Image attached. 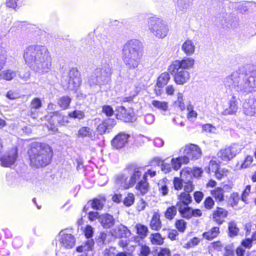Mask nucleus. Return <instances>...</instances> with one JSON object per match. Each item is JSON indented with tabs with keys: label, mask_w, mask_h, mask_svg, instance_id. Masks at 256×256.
I'll use <instances>...</instances> for the list:
<instances>
[{
	"label": "nucleus",
	"mask_w": 256,
	"mask_h": 256,
	"mask_svg": "<svg viewBox=\"0 0 256 256\" xmlns=\"http://www.w3.org/2000/svg\"><path fill=\"white\" fill-rule=\"evenodd\" d=\"M226 86L232 92L247 95L256 92V66H241L227 76Z\"/></svg>",
	"instance_id": "obj_1"
},
{
	"label": "nucleus",
	"mask_w": 256,
	"mask_h": 256,
	"mask_svg": "<svg viewBox=\"0 0 256 256\" xmlns=\"http://www.w3.org/2000/svg\"><path fill=\"white\" fill-rule=\"evenodd\" d=\"M26 63L34 72L42 74L51 69L52 59L48 48L40 44H32L24 50Z\"/></svg>",
	"instance_id": "obj_2"
},
{
	"label": "nucleus",
	"mask_w": 256,
	"mask_h": 256,
	"mask_svg": "<svg viewBox=\"0 0 256 256\" xmlns=\"http://www.w3.org/2000/svg\"><path fill=\"white\" fill-rule=\"evenodd\" d=\"M142 54V44L138 40H130L122 47V60L129 70H134L138 67L140 63Z\"/></svg>",
	"instance_id": "obj_3"
},
{
	"label": "nucleus",
	"mask_w": 256,
	"mask_h": 256,
	"mask_svg": "<svg viewBox=\"0 0 256 256\" xmlns=\"http://www.w3.org/2000/svg\"><path fill=\"white\" fill-rule=\"evenodd\" d=\"M30 165L36 168L48 164L52 156V150L48 144L34 142L28 150Z\"/></svg>",
	"instance_id": "obj_4"
},
{
	"label": "nucleus",
	"mask_w": 256,
	"mask_h": 256,
	"mask_svg": "<svg viewBox=\"0 0 256 256\" xmlns=\"http://www.w3.org/2000/svg\"><path fill=\"white\" fill-rule=\"evenodd\" d=\"M140 168L136 164L127 166L124 172L118 175L116 178V184L120 188L128 189L132 187L137 181L140 180L142 172Z\"/></svg>",
	"instance_id": "obj_5"
},
{
	"label": "nucleus",
	"mask_w": 256,
	"mask_h": 256,
	"mask_svg": "<svg viewBox=\"0 0 256 256\" xmlns=\"http://www.w3.org/2000/svg\"><path fill=\"white\" fill-rule=\"evenodd\" d=\"M112 74V68L108 64L102 68L95 69L88 79V83L90 87L100 86L108 82Z\"/></svg>",
	"instance_id": "obj_6"
},
{
	"label": "nucleus",
	"mask_w": 256,
	"mask_h": 256,
	"mask_svg": "<svg viewBox=\"0 0 256 256\" xmlns=\"http://www.w3.org/2000/svg\"><path fill=\"white\" fill-rule=\"evenodd\" d=\"M148 26L150 33L158 38H164L169 30L166 22L155 16H152L148 18Z\"/></svg>",
	"instance_id": "obj_7"
},
{
	"label": "nucleus",
	"mask_w": 256,
	"mask_h": 256,
	"mask_svg": "<svg viewBox=\"0 0 256 256\" xmlns=\"http://www.w3.org/2000/svg\"><path fill=\"white\" fill-rule=\"evenodd\" d=\"M62 78L66 82V86H64L65 88L75 92L77 91L82 83L80 74L76 68H72L69 70L68 76Z\"/></svg>",
	"instance_id": "obj_8"
},
{
	"label": "nucleus",
	"mask_w": 256,
	"mask_h": 256,
	"mask_svg": "<svg viewBox=\"0 0 256 256\" xmlns=\"http://www.w3.org/2000/svg\"><path fill=\"white\" fill-rule=\"evenodd\" d=\"M50 117L48 128L54 132L58 130L57 126L66 125L69 122L68 116L62 115L58 111L50 114Z\"/></svg>",
	"instance_id": "obj_9"
},
{
	"label": "nucleus",
	"mask_w": 256,
	"mask_h": 256,
	"mask_svg": "<svg viewBox=\"0 0 256 256\" xmlns=\"http://www.w3.org/2000/svg\"><path fill=\"white\" fill-rule=\"evenodd\" d=\"M56 240L59 242L62 247L66 249L72 248L76 244L74 236L71 234L68 233L66 230H61L56 236Z\"/></svg>",
	"instance_id": "obj_10"
},
{
	"label": "nucleus",
	"mask_w": 256,
	"mask_h": 256,
	"mask_svg": "<svg viewBox=\"0 0 256 256\" xmlns=\"http://www.w3.org/2000/svg\"><path fill=\"white\" fill-rule=\"evenodd\" d=\"M240 151V148L239 146L234 144L221 150L218 154L219 157L221 158L222 160L228 161L234 158Z\"/></svg>",
	"instance_id": "obj_11"
},
{
	"label": "nucleus",
	"mask_w": 256,
	"mask_h": 256,
	"mask_svg": "<svg viewBox=\"0 0 256 256\" xmlns=\"http://www.w3.org/2000/svg\"><path fill=\"white\" fill-rule=\"evenodd\" d=\"M194 60L192 58L184 57L182 60H176L174 61L171 66V70L172 71L178 68L184 70H188L192 68L194 64Z\"/></svg>",
	"instance_id": "obj_12"
},
{
	"label": "nucleus",
	"mask_w": 256,
	"mask_h": 256,
	"mask_svg": "<svg viewBox=\"0 0 256 256\" xmlns=\"http://www.w3.org/2000/svg\"><path fill=\"white\" fill-rule=\"evenodd\" d=\"M168 70L171 74H174V81L178 84H184L190 79V73L186 70L178 68V70H175L173 72L171 70V66H169Z\"/></svg>",
	"instance_id": "obj_13"
},
{
	"label": "nucleus",
	"mask_w": 256,
	"mask_h": 256,
	"mask_svg": "<svg viewBox=\"0 0 256 256\" xmlns=\"http://www.w3.org/2000/svg\"><path fill=\"white\" fill-rule=\"evenodd\" d=\"M17 158V150L12 148L8 153L0 156V164L4 167H10L14 164Z\"/></svg>",
	"instance_id": "obj_14"
},
{
	"label": "nucleus",
	"mask_w": 256,
	"mask_h": 256,
	"mask_svg": "<svg viewBox=\"0 0 256 256\" xmlns=\"http://www.w3.org/2000/svg\"><path fill=\"white\" fill-rule=\"evenodd\" d=\"M183 153L186 154L184 156L188 158V162L190 159L196 160L200 158L202 156L200 148L197 145L194 144L186 145L184 148Z\"/></svg>",
	"instance_id": "obj_15"
},
{
	"label": "nucleus",
	"mask_w": 256,
	"mask_h": 256,
	"mask_svg": "<svg viewBox=\"0 0 256 256\" xmlns=\"http://www.w3.org/2000/svg\"><path fill=\"white\" fill-rule=\"evenodd\" d=\"M116 118L126 122H132L135 120L134 114L130 110L128 111L124 106H117L116 110Z\"/></svg>",
	"instance_id": "obj_16"
},
{
	"label": "nucleus",
	"mask_w": 256,
	"mask_h": 256,
	"mask_svg": "<svg viewBox=\"0 0 256 256\" xmlns=\"http://www.w3.org/2000/svg\"><path fill=\"white\" fill-rule=\"evenodd\" d=\"M116 124V120L109 118L104 120L98 126L96 130L100 134L110 133Z\"/></svg>",
	"instance_id": "obj_17"
},
{
	"label": "nucleus",
	"mask_w": 256,
	"mask_h": 256,
	"mask_svg": "<svg viewBox=\"0 0 256 256\" xmlns=\"http://www.w3.org/2000/svg\"><path fill=\"white\" fill-rule=\"evenodd\" d=\"M244 113L248 116H256V99L248 98L243 104Z\"/></svg>",
	"instance_id": "obj_18"
},
{
	"label": "nucleus",
	"mask_w": 256,
	"mask_h": 256,
	"mask_svg": "<svg viewBox=\"0 0 256 256\" xmlns=\"http://www.w3.org/2000/svg\"><path fill=\"white\" fill-rule=\"evenodd\" d=\"M42 107L41 100L38 98H33L30 105V110L28 112V115L34 119L37 118L38 110Z\"/></svg>",
	"instance_id": "obj_19"
},
{
	"label": "nucleus",
	"mask_w": 256,
	"mask_h": 256,
	"mask_svg": "<svg viewBox=\"0 0 256 256\" xmlns=\"http://www.w3.org/2000/svg\"><path fill=\"white\" fill-rule=\"evenodd\" d=\"M130 135L124 132H120L112 140V145L116 149L123 148L128 142Z\"/></svg>",
	"instance_id": "obj_20"
},
{
	"label": "nucleus",
	"mask_w": 256,
	"mask_h": 256,
	"mask_svg": "<svg viewBox=\"0 0 256 256\" xmlns=\"http://www.w3.org/2000/svg\"><path fill=\"white\" fill-rule=\"evenodd\" d=\"M228 215V211L220 207H217L216 210L213 212L212 220L218 224L221 225L224 222V218Z\"/></svg>",
	"instance_id": "obj_21"
},
{
	"label": "nucleus",
	"mask_w": 256,
	"mask_h": 256,
	"mask_svg": "<svg viewBox=\"0 0 256 256\" xmlns=\"http://www.w3.org/2000/svg\"><path fill=\"white\" fill-rule=\"evenodd\" d=\"M111 232L112 236L118 238H126L130 234L127 227L122 224L116 226Z\"/></svg>",
	"instance_id": "obj_22"
},
{
	"label": "nucleus",
	"mask_w": 256,
	"mask_h": 256,
	"mask_svg": "<svg viewBox=\"0 0 256 256\" xmlns=\"http://www.w3.org/2000/svg\"><path fill=\"white\" fill-rule=\"evenodd\" d=\"M228 107L222 112V115H232L235 114L238 109V102L236 96H232L229 100Z\"/></svg>",
	"instance_id": "obj_23"
},
{
	"label": "nucleus",
	"mask_w": 256,
	"mask_h": 256,
	"mask_svg": "<svg viewBox=\"0 0 256 256\" xmlns=\"http://www.w3.org/2000/svg\"><path fill=\"white\" fill-rule=\"evenodd\" d=\"M139 194L144 196L148 191L149 184L147 181V176L144 174L142 180H140L135 187Z\"/></svg>",
	"instance_id": "obj_24"
},
{
	"label": "nucleus",
	"mask_w": 256,
	"mask_h": 256,
	"mask_svg": "<svg viewBox=\"0 0 256 256\" xmlns=\"http://www.w3.org/2000/svg\"><path fill=\"white\" fill-rule=\"evenodd\" d=\"M99 222L104 228H110L114 226L115 220L112 216L106 214L100 216Z\"/></svg>",
	"instance_id": "obj_25"
},
{
	"label": "nucleus",
	"mask_w": 256,
	"mask_h": 256,
	"mask_svg": "<svg viewBox=\"0 0 256 256\" xmlns=\"http://www.w3.org/2000/svg\"><path fill=\"white\" fill-rule=\"evenodd\" d=\"M94 134L92 130L88 126L82 127L78 132L77 136L78 138H88L92 140Z\"/></svg>",
	"instance_id": "obj_26"
},
{
	"label": "nucleus",
	"mask_w": 256,
	"mask_h": 256,
	"mask_svg": "<svg viewBox=\"0 0 256 256\" xmlns=\"http://www.w3.org/2000/svg\"><path fill=\"white\" fill-rule=\"evenodd\" d=\"M178 201L176 206L189 205L192 202V197L190 194L186 192H181L178 195Z\"/></svg>",
	"instance_id": "obj_27"
},
{
	"label": "nucleus",
	"mask_w": 256,
	"mask_h": 256,
	"mask_svg": "<svg viewBox=\"0 0 256 256\" xmlns=\"http://www.w3.org/2000/svg\"><path fill=\"white\" fill-rule=\"evenodd\" d=\"M150 228L152 230L158 231L162 228V224L160 220V214L155 212L150 220Z\"/></svg>",
	"instance_id": "obj_28"
},
{
	"label": "nucleus",
	"mask_w": 256,
	"mask_h": 256,
	"mask_svg": "<svg viewBox=\"0 0 256 256\" xmlns=\"http://www.w3.org/2000/svg\"><path fill=\"white\" fill-rule=\"evenodd\" d=\"M195 46L190 40H186L182 44V50L187 56L192 55L195 51Z\"/></svg>",
	"instance_id": "obj_29"
},
{
	"label": "nucleus",
	"mask_w": 256,
	"mask_h": 256,
	"mask_svg": "<svg viewBox=\"0 0 256 256\" xmlns=\"http://www.w3.org/2000/svg\"><path fill=\"white\" fill-rule=\"evenodd\" d=\"M170 162L172 168L176 170H178L182 164H187L188 163V158L184 156H179L176 158H172Z\"/></svg>",
	"instance_id": "obj_30"
},
{
	"label": "nucleus",
	"mask_w": 256,
	"mask_h": 256,
	"mask_svg": "<svg viewBox=\"0 0 256 256\" xmlns=\"http://www.w3.org/2000/svg\"><path fill=\"white\" fill-rule=\"evenodd\" d=\"M106 202V198L104 196L96 198L88 202V204H90L91 207L96 210H102Z\"/></svg>",
	"instance_id": "obj_31"
},
{
	"label": "nucleus",
	"mask_w": 256,
	"mask_h": 256,
	"mask_svg": "<svg viewBox=\"0 0 256 256\" xmlns=\"http://www.w3.org/2000/svg\"><path fill=\"white\" fill-rule=\"evenodd\" d=\"M176 206L182 217L187 220L191 218L190 214L192 208L189 206V205H180Z\"/></svg>",
	"instance_id": "obj_32"
},
{
	"label": "nucleus",
	"mask_w": 256,
	"mask_h": 256,
	"mask_svg": "<svg viewBox=\"0 0 256 256\" xmlns=\"http://www.w3.org/2000/svg\"><path fill=\"white\" fill-rule=\"evenodd\" d=\"M17 72L11 69L0 70V79L11 80L16 76Z\"/></svg>",
	"instance_id": "obj_33"
},
{
	"label": "nucleus",
	"mask_w": 256,
	"mask_h": 256,
	"mask_svg": "<svg viewBox=\"0 0 256 256\" xmlns=\"http://www.w3.org/2000/svg\"><path fill=\"white\" fill-rule=\"evenodd\" d=\"M71 102L72 98L65 96L60 97L57 100V104L62 110H65L69 108Z\"/></svg>",
	"instance_id": "obj_34"
},
{
	"label": "nucleus",
	"mask_w": 256,
	"mask_h": 256,
	"mask_svg": "<svg viewBox=\"0 0 256 256\" xmlns=\"http://www.w3.org/2000/svg\"><path fill=\"white\" fill-rule=\"evenodd\" d=\"M219 234V228L218 226H214L210 230L203 233L202 236L206 239L210 240L216 238Z\"/></svg>",
	"instance_id": "obj_35"
},
{
	"label": "nucleus",
	"mask_w": 256,
	"mask_h": 256,
	"mask_svg": "<svg viewBox=\"0 0 256 256\" xmlns=\"http://www.w3.org/2000/svg\"><path fill=\"white\" fill-rule=\"evenodd\" d=\"M136 233L140 236L141 238H146L148 233V229L146 226L141 224H138L136 226Z\"/></svg>",
	"instance_id": "obj_36"
},
{
	"label": "nucleus",
	"mask_w": 256,
	"mask_h": 256,
	"mask_svg": "<svg viewBox=\"0 0 256 256\" xmlns=\"http://www.w3.org/2000/svg\"><path fill=\"white\" fill-rule=\"evenodd\" d=\"M192 0H178L176 10L180 11H186L192 4Z\"/></svg>",
	"instance_id": "obj_37"
},
{
	"label": "nucleus",
	"mask_w": 256,
	"mask_h": 256,
	"mask_svg": "<svg viewBox=\"0 0 256 256\" xmlns=\"http://www.w3.org/2000/svg\"><path fill=\"white\" fill-rule=\"evenodd\" d=\"M211 194L216 201L221 202L224 200V191L222 188H216L211 192Z\"/></svg>",
	"instance_id": "obj_38"
},
{
	"label": "nucleus",
	"mask_w": 256,
	"mask_h": 256,
	"mask_svg": "<svg viewBox=\"0 0 256 256\" xmlns=\"http://www.w3.org/2000/svg\"><path fill=\"white\" fill-rule=\"evenodd\" d=\"M228 236L231 237L236 236L239 232V228L236 224L234 221H231L228 223Z\"/></svg>",
	"instance_id": "obj_39"
},
{
	"label": "nucleus",
	"mask_w": 256,
	"mask_h": 256,
	"mask_svg": "<svg viewBox=\"0 0 256 256\" xmlns=\"http://www.w3.org/2000/svg\"><path fill=\"white\" fill-rule=\"evenodd\" d=\"M170 80V74L167 72H164L158 76L156 83L160 86H164L168 83Z\"/></svg>",
	"instance_id": "obj_40"
},
{
	"label": "nucleus",
	"mask_w": 256,
	"mask_h": 256,
	"mask_svg": "<svg viewBox=\"0 0 256 256\" xmlns=\"http://www.w3.org/2000/svg\"><path fill=\"white\" fill-rule=\"evenodd\" d=\"M177 208L176 205L168 207L164 213L166 218L169 220H172L177 214Z\"/></svg>",
	"instance_id": "obj_41"
},
{
	"label": "nucleus",
	"mask_w": 256,
	"mask_h": 256,
	"mask_svg": "<svg viewBox=\"0 0 256 256\" xmlns=\"http://www.w3.org/2000/svg\"><path fill=\"white\" fill-rule=\"evenodd\" d=\"M168 180L166 178L162 179L158 183V190L160 193L163 196H166L168 194V189L166 182Z\"/></svg>",
	"instance_id": "obj_42"
},
{
	"label": "nucleus",
	"mask_w": 256,
	"mask_h": 256,
	"mask_svg": "<svg viewBox=\"0 0 256 256\" xmlns=\"http://www.w3.org/2000/svg\"><path fill=\"white\" fill-rule=\"evenodd\" d=\"M154 162L158 165L161 164V169L165 174L170 172L172 170V164L164 162L159 158H155Z\"/></svg>",
	"instance_id": "obj_43"
},
{
	"label": "nucleus",
	"mask_w": 256,
	"mask_h": 256,
	"mask_svg": "<svg viewBox=\"0 0 256 256\" xmlns=\"http://www.w3.org/2000/svg\"><path fill=\"white\" fill-rule=\"evenodd\" d=\"M94 242L92 240H88L84 246H78L76 250L78 252H82L91 250L94 246Z\"/></svg>",
	"instance_id": "obj_44"
},
{
	"label": "nucleus",
	"mask_w": 256,
	"mask_h": 256,
	"mask_svg": "<svg viewBox=\"0 0 256 256\" xmlns=\"http://www.w3.org/2000/svg\"><path fill=\"white\" fill-rule=\"evenodd\" d=\"M152 104L156 108L164 112H166L168 109V104L166 102L154 100L152 101Z\"/></svg>",
	"instance_id": "obj_45"
},
{
	"label": "nucleus",
	"mask_w": 256,
	"mask_h": 256,
	"mask_svg": "<svg viewBox=\"0 0 256 256\" xmlns=\"http://www.w3.org/2000/svg\"><path fill=\"white\" fill-rule=\"evenodd\" d=\"M7 59L6 50L0 46V70H2L5 65Z\"/></svg>",
	"instance_id": "obj_46"
},
{
	"label": "nucleus",
	"mask_w": 256,
	"mask_h": 256,
	"mask_svg": "<svg viewBox=\"0 0 256 256\" xmlns=\"http://www.w3.org/2000/svg\"><path fill=\"white\" fill-rule=\"evenodd\" d=\"M68 116L74 119L81 120L84 118L85 116L84 112L80 110H74L68 113Z\"/></svg>",
	"instance_id": "obj_47"
},
{
	"label": "nucleus",
	"mask_w": 256,
	"mask_h": 256,
	"mask_svg": "<svg viewBox=\"0 0 256 256\" xmlns=\"http://www.w3.org/2000/svg\"><path fill=\"white\" fill-rule=\"evenodd\" d=\"M150 242L153 244L161 245L163 244V239L159 233L152 234L150 236Z\"/></svg>",
	"instance_id": "obj_48"
},
{
	"label": "nucleus",
	"mask_w": 256,
	"mask_h": 256,
	"mask_svg": "<svg viewBox=\"0 0 256 256\" xmlns=\"http://www.w3.org/2000/svg\"><path fill=\"white\" fill-rule=\"evenodd\" d=\"M182 97V94L178 92L177 95V100L174 102L175 105L178 106L181 110H183L185 109V105Z\"/></svg>",
	"instance_id": "obj_49"
},
{
	"label": "nucleus",
	"mask_w": 256,
	"mask_h": 256,
	"mask_svg": "<svg viewBox=\"0 0 256 256\" xmlns=\"http://www.w3.org/2000/svg\"><path fill=\"white\" fill-rule=\"evenodd\" d=\"M102 112L108 117H110L114 114L113 108L109 105L103 106Z\"/></svg>",
	"instance_id": "obj_50"
},
{
	"label": "nucleus",
	"mask_w": 256,
	"mask_h": 256,
	"mask_svg": "<svg viewBox=\"0 0 256 256\" xmlns=\"http://www.w3.org/2000/svg\"><path fill=\"white\" fill-rule=\"evenodd\" d=\"M176 227L180 232H184L186 228V222L182 219L177 220L176 222Z\"/></svg>",
	"instance_id": "obj_51"
},
{
	"label": "nucleus",
	"mask_w": 256,
	"mask_h": 256,
	"mask_svg": "<svg viewBox=\"0 0 256 256\" xmlns=\"http://www.w3.org/2000/svg\"><path fill=\"white\" fill-rule=\"evenodd\" d=\"M134 200V195L132 193H130L128 194V196L124 198V204L125 206H130L133 204Z\"/></svg>",
	"instance_id": "obj_52"
},
{
	"label": "nucleus",
	"mask_w": 256,
	"mask_h": 256,
	"mask_svg": "<svg viewBox=\"0 0 256 256\" xmlns=\"http://www.w3.org/2000/svg\"><path fill=\"white\" fill-rule=\"evenodd\" d=\"M174 186L175 190H180L182 188L183 183L181 178L175 177L173 180Z\"/></svg>",
	"instance_id": "obj_53"
},
{
	"label": "nucleus",
	"mask_w": 256,
	"mask_h": 256,
	"mask_svg": "<svg viewBox=\"0 0 256 256\" xmlns=\"http://www.w3.org/2000/svg\"><path fill=\"white\" fill-rule=\"evenodd\" d=\"M204 204L206 209L210 210L214 206V202L211 197L208 196L204 200Z\"/></svg>",
	"instance_id": "obj_54"
},
{
	"label": "nucleus",
	"mask_w": 256,
	"mask_h": 256,
	"mask_svg": "<svg viewBox=\"0 0 256 256\" xmlns=\"http://www.w3.org/2000/svg\"><path fill=\"white\" fill-rule=\"evenodd\" d=\"M253 161V157L250 156H248L244 162L241 164V168H248L250 166V164H252V162Z\"/></svg>",
	"instance_id": "obj_55"
},
{
	"label": "nucleus",
	"mask_w": 256,
	"mask_h": 256,
	"mask_svg": "<svg viewBox=\"0 0 256 256\" xmlns=\"http://www.w3.org/2000/svg\"><path fill=\"white\" fill-rule=\"evenodd\" d=\"M186 184L184 186V192H186L190 194V192H192L194 190V186L192 184V182L188 180L187 182H184Z\"/></svg>",
	"instance_id": "obj_56"
},
{
	"label": "nucleus",
	"mask_w": 256,
	"mask_h": 256,
	"mask_svg": "<svg viewBox=\"0 0 256 256\" xmlns=\"http://www.w3.org/2000/svg\"><path fill=\"white\" fill-rule=\"evenodd\" d=\"M94 234L93 228L89 225H88L84 230V235L88 238H92Z\"/></svg>",
	"instance_id": "obj_57"
},
{
	"label": "nucleus",
	"mask_w": 256,
	"mask_h": 256,
	"mask_svg": "<svg viewBox=\"0 0 256 256\" xmlns=\"http://www.w3.org/2000/svg\"><path fill=\"white\" fill-rule=\"evenodd\" d=\"M88 219L90 221H94L96 219L99 221V217L100 215L97 212H90L88 213Z\"/></svg>",
	"instance_id": "obj_58"
},
{
	"label": "nucleus",
	"mask_w": 256,
	"mask_h": 256,
	"mask_svg": "<svg viewBox=\"0 0 256 256\" xmlns=\"http://www.w3.org/2000/svg\"><path fill=\"white\" fill-rule=\"evenodd\" d=\"M224 256H234V252L230 245L226 246L224 248Z\"/></svg>",
	"instance_id": "obj_59"
},
{
	"label": "nucleus",
	"mask_w": 256,
	"mask_h": 256,
	"mask_svg": "<svg viewBox=\"0 0 256 256\" xmlns=\"http://www.w3.org/2000/svg\"><path fill=\"white\" fill-rule=\"evenodd\" d=\"M150 252V248L146 245L142 246L140 248V254L142 256H148Z\"/></svg>",
	"instance_id": "obj_60"
},
{
	"label": "nucleus",
	"mask_w": 256,
	"mask_h": 256,
	"mask_svg": "<svg viewBox=\"0 0 256 256\" xmlns=\"http://www.w3.org/2000/svg\"><path fill=\"white\" fill-rule=\"evenodd\" d=\"M144 120L146 124H151L154 121V116L151 114H148L144 116Z\"/></svg>",
	"instance_id": "obj_61"
},
{
	"label": "nucleus",
	"mask_w": 256,
	"mask_h": 256,
	"mask_svg": "<svg viewBox=\"0 0 256 256\" xmlns=\"http://www.w3.org/2000/svg\"><path fill=\"white\" fill-rule=\"evenodd\" d=\"M20 0H6V5L8 7L15 8Z\"/></svg>",
	"instance_id": "obj_62"
},
{
	"label": "nucleus",
	"mask_w": 256,
	"mask_h": 256,
	"mask_svg": "<svg viewBox=\"0 0 256 256\" xmlns=\"http://www.w3.org/2000/svg\"><path fill=\"white\" fill-rule=\"evenodd\" d=\"M194 199L197 203H200L204 196V194L202 192L196 191L194 194Z\"/></svg>",
	"instance_id": "obj_63"
},
{
	"label": "nucleus",
	"mask_w": 256,
	"mask_h": 256,
	"mask_svg": "<svg viewBox=\"0 0 256 256\" xmlns=\"http://www.w3.org/2000/svg\"><path fill=\"white\" fill-rule=\"evenodd\" d=\"M158 256H170V251L167 248H160Z\"/></svg>",
	"instance_id": "obj_64"
}]
</instances>
